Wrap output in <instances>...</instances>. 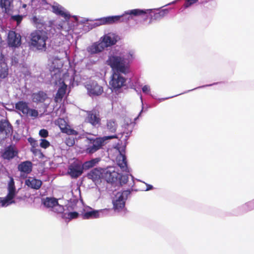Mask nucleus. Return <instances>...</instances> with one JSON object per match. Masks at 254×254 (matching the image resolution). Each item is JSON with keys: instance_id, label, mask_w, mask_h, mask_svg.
Returning <instances> with one entry per match:
<instances>
[{"instance_id": "obj_1", "label": "nucleus", "mask_w": 254, "mask_h": 254, "mask_svg": "<svg viewBox=\"0 0 254 254\" xmlns=\"http://www.w3.org/2000/svg\"><path fill=\"white\" fill-rule=\"evenodd\" d=\"M134 59L131 52L116 53L110 55L106 63L115 72L127 74L129 71L130 64Z\"/></svg>"}, {"instance_id": "obj_2", "label": "nucleus", "mask_w": 254, "mask_h": 254, "mask_svg": "<svg viewBox=\"0 0 254 254\" xmlns=\"http://www.w3.org/2000/svg\"><path fill=\"white\" fill-rule=\"evenodd\" d=\"M143 13L139 9H133L125 11L121 15L109 16L103 17L102 23L105 25H111L122 22H127L132 18V16H138Z\"/></svg>"}, {"instance_id": "obj_3", "label": "nucleus", "mask_w": 254, "mask_h": 254, "mask_svg": "<svg viewBox=\"0 0 254 254\" xmlns=\"http://www.w3.org/2000/svg\"><path fill=\"white\" fill-rule=\"evenodd\" d=\"M117 135L105 136L96 138H87V144L86 145L85 152L88 154H92L102 148L105 145L106 140L117 138Z\"/></svg>"}, {"instance_id": "obj_4", "label": "nucleus", "mask_w": 254, "mask_h": 254, "mask_svg": "<svg viewBox=\"0 0 254 254\" xmlns=\"http://www.w3.org/2000/svg\"><path fill=\"white\" fill-rule=\"evenodd\" d=\"M31 45L38 50L46 49L48 39L47 33L43 30H35L30 34Z\"/></svg>"}, {"instance_id": "obj_5", "label": "nucleus", "mask_w": 254, "mask_h": 254, "mask_svg": "<svg viewBox=\"0 0 254 254\" xmlns=\"http://www.w3.org/2000/svg\"><path fill=\"white\" fill-rule=\"evenodd\" d=\"M84 168L81 161L74 159L68 166L67 174L71 179H77L83 173Z\"/></svg>"}, {"instance_id": "obj_6", "label": "nucleus", "mask_w": 254, "mask_h": 254, "mask_svg": "<svg viewBox=\"0 0 254 254\" xmlns=\"http://www.w3.org/2000/svg\"><path fill=\"white\" fill-rule=\"evenodd\" d=\"M143 13L138 15V16L146 15L147 17H149L150 18V22L153 20H158L162 19L168 13V10L167 9H146L143 10Z\"/></svg>"}, {"instance_id": "obj_7", "label": "nucleus", "mask_w": 254, "mask_h": 254, "mask_svg": "<svg viewBox=\"0 0 254 254\" xmlns=\"http://www.w3.org/2000/svg\"><path fill=\"white\" fill-rule=\"evenodd\" d=\"M15 108L23 115L29 116L32 118H36L39 115L37 110L34 109H30L28 106V103L23 101H20L17 102L15 104Z\"/></svg>"}, {"instance_id": "obj_8", "label": "nucleus", "mask_w": 254, "mask_h": 254, "mask_svg": "<svg viewBox=\"0 0 254 254\" xmlns=\"http://www.w3.org/2000/svg\"><path fill=\"white\" fill-rule=\"evenodd\" d=\"M130 193V191L129 190L118 192L115 195V199L113 201L114 208L117 210L123 208L125 205L126 200Z\"/></svg>"}, {"instance_id": "obj_9", "label": "nucleus", "mask_w": 254, "mask_h": 254, "mask_svg": "<svg viewBox=\"0 0 254 254\" xmlns=\"http://www.w3.org/2000/svg\"><path fill=\"white\" fill-rule=\"evenodd\" d=\"M87 116L85 121L93 127L98 128L101 125V120L99 112L95 110L86 111Z\"/></svg>"}, {"instance_id": "obj_10", "label": "nucleus", "mask_w": 254, "mask_h": 254, "mask_svg": "<svg viewBox=\"0 0 254 254\" xmlns=\"http://www.w3.org/2000/svg\"><path fill=\"white\" fill-rule=\"evenodd\" d=\"M119 176V173L116 172L115 168L109 167L102 170V179L107 182L113 183L116 182Z\"/></svg>"}, {"instance_id": "obj_11", "label": "nucleus", "mask_w": 254, "mask_h": 254, "mask_svg": "<svg viewBox=\"0 0 254 254\" xmlns=\"http://www.w3.org/2000/svg\"><path fill=\"white\" fill-rule=\"evenodd\" d=\"M120 72H115L112 76V79L109 83L111 88L117 91L125 85L126 79L120 75Z\"/></svg>"}, {"instance_id": "obj_12", "label": "nucleus", "mask_w": 254, "mask_h": 254, "mask_svg": "<svg viewBox=\"0 0 254 254\" xmlns=\"http://www.w3.org/2000/svg\"><path fill=\"white\" fill-rule=\"evenodd\" d=\"M88 94L90 96H99L103 92V88L96 81H90L85 85Z\"/></svg>"}, {"instance_id": "obj_13", "label": "nucleus", "mask_w": 254, "mask_h": 254, "mask_svg": "<svg viewBox=\"0 0 254 254\" xmlns=\"http://www.w3.org/2000/svg\"><path fill=\"white\" fill-rule=\"evenodd\" d=\"M12 130V126L8 121L6 120L0 121V142L6 138Z\"/></svg>"}, {"instance_id": "obj_14", "label": "nucleus", "mask_w": 254, "mask_h": 254, "mask_svg": "<svg viewBox=\"0 0 254 254\" xmlns=\"http://www.w3.org/2000/svg\"><path fill=\"white\" fill-rule=\"evenodd\" d=\"M7 43L9 46L16 47L20 45L21 36L15 31H9L8 33Z\"/></svg>"}, {"instance_id": "obj_15", "label": "nucleus", "mask_w": 254, "mask_h": 254, "mask_svg": "<svg viewBox=\"0 0 254 254\" xmlns=\"http://www.w3.org/2000/svg\"><path fill=\"white\" fill-rule=\"evenodd\" d=\"M8 194L4 199V202L3 204L4 203H12L14 201L12 200L15 195V187L14 184V181L13 178H11L8 185Z\"/></svg>"}, {"instance_id": "obj_16", "label": "nucleus", "mask_w": 254, "mask_h": 254, "mask_svg": "<svg viewBox=\"0 0 254 254\" xmlns=\"http://www.w3.org/2000/svg\"><path fill=\"white\" fill-rule=\"evenodd\" d=\"M18 151L14 145H10L6 147L2 153L1 156L4 159L10 160L17 156Z\"/></svg>"}, {"instance_id": "obj_17", "label": "nucleus", "mask_w": 254, "mask_h": 254, "mask_svg": "<svg viewBox=\"0 0 254 254\" xmlns=\"http://www.w3.org/2000/svg\"><path fill=\"white\" fill-rule=\"evenodd\" d=\"M44 206L48 208H53L58 206L60 208L59 212L63 211L64 208L63 206L59 205L58 199L55 198L46 197L43 202Z\"/></svg>"}, {"instance_id": "obj_18", "label": "nucleus", "mask_w": 254, "mask_h": 254, "mask_svg": "<svg viewBox=\"0 0 254 254\" xmlns=\"http://www.w3.org/2000/svg\"><path fill=\"white\" fill-rule=\"evenodd\" d=\"M102 168H96L92 169L87 174L88 179L92 180L93 181H98L101 178L102 179Z\"/></svg>"}, {"instance_id": "obj_19", "label": "nucleus", "mask_w": 254, "mask_h": 254, "mask_svg": "<svg viewBox=\"0 0 254 254\" xmlns=\"http://www.w3.org/2000/svg\"><path fill=\"white\" fill-rule=\"evenodd\" d=\"M31 98L33 102L36 103H43L48 98V95L43 91H39L37 92L33 93L31 95Z\"/></svg>"}, {"instance_id": "obj_20", "label": "nucleus", "mask_w": 254, "mask_h": 254, "mask_svg": "<svg viewBox=\"0 0 254 254\" xmlns=\"http://www.w3.org/2000/svg\"><path fill=\"white\" fill-rule=\"evenodd\" d=\"M18 169L21 172L28 174L32 172V163L30 161L22 162L18 165Z\"/></svg>"}, {"instance_id": "obj_21", "label": "nucleus", "mask_w": 254, "mask_h": 254, "mask_svg": "<svg viewBox=\"0 0 254 254\" xmlns=\"http://www.w3.org/2000/svg\"><path fill=\"white\" fill-rule=\"evenodd\" d=\"M25 184L29 188L38 190L41 188L42 182L40 180L29 177L28 179L25 180Z\"/></svg>"}, {"instance_id": "obj_22", "label": "nucleus", "mask_w": 254, "mask_h": 254, "mask_svg": "<svg viewBox=\"0 0 254 254\" xmlns=\"http://www.w3.org/2000/svg\"><path fill=\"white\" fill-rule=\"evenodd\" d=\"M53 12L57 15L61 16L65 20H68L70 18V14L64 11V8L60 5H53Z\"/></svg>"}, {"instance_id": "obj_23", "label": "nucleus", "mask_w": 254, "mask_h": 254, "mask_svg": "<svg viewBox=\"0 0 254 254\" xmlns=\"http://www.w3.org/2000/svg\"><path fill=\"white\" fill-rule=\"evenodd\" d=\"M118 125L117 121L114 119L107 120L105 128L110 133H115Z\"/></svg>"}, {"instance_id": "obj_24", "label": "nucleus", "mask_w": 254, "mask_h": 254, "mask_svg": "<svg viewBox=\"0 0 254 254\" xmlns=\"http://www.w3.org/2000/svg\"><path fill=\"white\" fill-rule=\"evenodd\" d=\"M80 215L83 219H94L99 217V213L98 210H92L89 211H85L83 209V212H82Z\"/></svg>"}, {"instance_id": "obj_25", "label": "nucleus", "mask_w": 254, "mask_h": 254, "mask_svg": "<svg viewBox=\"0 0 254 254\" xmlns=\"http://www.w3.org/2000/svg\"><path fill=\"white\" fill-rule=\"evenodd\" d=\"M67 85L64 84L58 90V91L54 98V101L56 103L61 102L63 97H64L66 90Z\"/></svg>"}, {"instance_id": "obj_26", "label": "nucleus", "mask_w": 254, "mask_h": 254, "mask_svg": "<svg viewBox=\"0 0 254 254\" xmlns=\"http://www.w3.org/2000/svg\"><path fill=\"white\" fill-rule=\"evenodd\" d=\"M103 45L104 44L102 43V42L99 43H94L88 48L87 51L91 54L98 53L103 51L105 49Z\"/></svg>"}, {"instance_id": "obj_27", "label": "nucleus", "mask_w": 254, "mask_h": 254, "mask_svg": "<svg viewBox=\"0 0 254 254\" xmlns=\"http://www.w3.org/2000/svg\"><path fill=\"white\" fill-rule=\"evenodd\" d=\"M101 160L100 158L92 159L82 164L84 170H88L96 165Z\"/></svg>"}, {"instance_id": "obj_28", "label": "nucleus", "mask_w": 254, "mask_h": 254, "mask_svg": "<svg viewBox=\"0 0 254 254\" xmlns=\"http://www.w3.org/2000/svg\"><path fill=\"white\" fill-rule=\"evenodd\" d=\"M118 165L123 171H126L127 169V161L125 155L120 154L118 157Z\"/></svg>"}, {"instance_id": "obj_29", "label": "nucleus", "mask_w": 254, "mask_h": 254, "mask_svg": "<svg viewBox=\"0 0 254 254\" xmlns=\"http://www.w3.org/2000/svg\"><path fill=\"white\" fill-rule=\"evenodd\" d=\"M101 42L104 44V47L106 48L115 44L116 40L110 36L105 35L103 37V40Z\"/></svg>"}, {"instance_id": "obj_30", "label": "nucleus", "mask_w": 254, "mask_h": 254, "mask_svg": "<svg viewBox=\"0 0 254 254\" xmlns=\"http://www.w3.org/2000/svg\"><path fill=\"white\" fill-rule=\"evenodd\" d=\"M8 68L5 63L0 64V78H4L8 75Z\"/></svg>"}, {"instance_id": "obj_31", "label": "nucleus", "mask_w": 254, "mask_h": 254, "mask_svg": "<svg viewBox=\"0 0 254 254\" xmlns=\"http://www.w3.org/2000/svg\"><path fill=\"white\" fill-rule=\"evenodd\" d=\"M61 131L63 133H65L68 135H77L78 134V132L76 130L71 128L69 125H68L64 128H63V130H62Z\"/></svg>"}, {"instance_id": "obj_32", "label": "nucleus", "mask_w": 254, "mask_h": 254, "mask_svg": "<svg viewBox=\"0 0 254 254\" xmlns=\"http://www.w3.org/2000/svg\"><path fill=\"white\" fill-rule=\"evenodd\" d=\"M79 215V214L75 211L74 212H71L67 213H65L64 214V217L65 218L69 219L70 220L77 218L78 216Z\"/></svg>"}, {"instance_id": "obj_33", "label": "nucleus", "mask_w": 254, "mask_h": 254, "mask_svg": "<svg viewBox=\"0 0 254 254\" xmlns=\"http://www.w3.org/2000/svg\"><path fill=\"white\" fill-rule=\"evenodd\" d=\"M57 124L61 131L63 130V128H64L68 125L65 121L64 119L62 118H59L58 119Z\"/></svg>"}, {"instance_id": "obj_34", "label": "nucleus", "mask_w": 254, "mask_h": 254, "mask_svg": "<svg viewBox=\"0 0 254 254\" xmlns=\"http://www.w3.org/2000/svg\"><path fill=\"white\" fill-rule=\"evenodd\" d=\"M118 179L121 185L126 184L128 182V177L126 175H121L119 174Z\"/></svg>"}, {"instance_id": "obj_35", "label": "nucleus", "mask_w": 254, "mask_h": 254, "mask_svg": "<svg viewBox=\"0 0 254 254\" xmlns=\"http://www.w3.org/2000/svg\"><path fill=\"white\" fill-rule=\"evenodd\" d=\"M10 4V0H0V6L5 9L8 8Z\"/></svg>"}, {"instance_id": "obj_36", "label": "nucleus", "mask_w": 254, "mask_h": 254, "mask_svg": "<svg viewBox=\"0 0 254 254\" xmlns=\"http://www.w3.org/2000/svg\"><path fill=\"white\" fill-rule=\"evenodd\" d=\"M40 141V146L43 148L46 149L50 145V142L45 139H41Z\"/></svg>"}, {"instance_id": "obj_37", "label": "nucleus", "mask_w": 254, "mask_h": 254, "mask_svg": "<svg viewBox=\"0 0 254 254\" xmlns=\"http://www.w3.org/2000/svg\"><path fill=\"white\" fill-rule=\"evenodd\" d=\"M31 151L35 156L40 155V156H43V154L41 150L39 149L36 148V147H31Z\"/></svg>"}, {"instance_id": "obj_38", "label": "nucleus", "mask_w": 254, "mask_h": 254, "mask_svg": "<svg viewBox=\"0 0 254 254\" xmlns=\"http://www.w3.org/2000/svg\"><path fill=\"white\" fill-rule=\"evenodd\" d=\"M65 142L67 146H72L75 143L74 139L71 137H68L66 138Z\"/></svg>"}, {"instance_id": "obj_39", "label": "nucleus", "mask_w": 254, "mask_h": 254, "mask_svg": "<svg viewBox=\"0 0 254 254\" xmlns=\"http://www.w3.org/2000/svg\"><path fill=\"white\" fill-rule=\"evenodd\" d=\"M39 134L41 137L45 138L48 136L49 132L47 129H42L39 131Z\"/></svg>"}, {"instance_id": "obj_40", "label": "nucleus", "mask_w": 254, "mask_h": 254, "mask_svg": "<svg viewBox=\"0 0 254 254\" xmlns=\"http://www.w3.org/2000/svg\"><path fill=\"white\" fill-rule=\"evenodd\" d=\"M198 0H186L184 6L185 8L190 6L191 5L196 3Z\"/></svg>"}, {"instance_id": "obj_41", "label": "nucleus", "mask_w": 254, "mask_h": 254, "mask_svg": "<svg viewBox=\"0 0 254 254\" xmlns=\"http://www.w3.org/2000/svg\"><path fill=\"white\" fill-rule=\"evenodd\" d=\"M28 141L30 143L31 145L32 146L31 147L38 146L37 141L34 138L30 137L28 138Z\"/></svg>"}, {"instance_id": "obj_42", "label": "nucleus", "mask_w": 254, "mask_h": 254, "mask_svg": "<svg viewBox=\"0 0 254 254\" xmlns=\"http://www.w3.org/2000/svg\"><path fill=\"white\" fill-rule=\"evenodd\" d=\"M12 19L16 21L17 23V24H19L22 20V16L20 15H16L12 16Z\"/></svg>"}, {"instance_id": "obj_43", "label": "nucleus", "mask_w": 254, "mask_h": 254, "mask_svg": "<svg viewBox=\"0 0 254 254\" xmlns=\"http://www.w3.org/2000/svg\"><path fill=\"white\" fill-rule=\"evenodd\" d=\"M103 17L98 19L96 20V22L94 23V25L96 26H98L102 25H105L104 23H102Z\"/></svg>"}, {"instance_id": "obj_44", "label": "nucleus", "mask_w": 254, "mask_h": 254, "mask_svg": "<svg viewBox=\"0 0 254 254\" xmlns=\"http://www.w3.org/2000/svg\"><path fill=\"white\" fill-rule=\"evenodd\" d=\"M143 93H148L150 91L149 86L148 85H144L142 88Z\"/></svg>"}, {"instance_id": "obj_45", "label": "nucleus", "mask_w": 254, "mask_h": 254, "mask_svg": "<svg viewBox=\"0 0 254 254\" xmlns=\"http://www.w3.org/2000/svg\"><path fill=\"white\" fill-rule=\"evenodd\" d=\"M32 21L35 24H39V19L36 16H34L32 17Z\"/></svg>"}, {"instance_id": "obj_46", "label": "nucleus", "mask_w": 254, "mask_h": 254, "mask_svg": "<svg viewBox=\"0 0 254 254\" xmlns=\"http://www.w3.org/2000/svg\"><path fill=\"white\" fill-rule=\"evenodd\" d=\"M60 109L61 114H64L65 113L66 110L64 105H63L62 106H60L59 110Z\"/></svg>"}, {"instance_id": "obj_47", "label": "nucleus", "mask_w": 254, "mask_h": 254, "mask_svg": "<svg viewBox=\"0 0 254 254\" xmlns=\"http://www.w3.org/2000/svg\"><path fill=\"white\" fill-rule=\"evenodd\" d=\"M246 206L248 207H250V208H254V201L247 203L246 204Z\"/></svg>"}, {"instance_id": "obj_48", "label": "nucleus", "mask_w": 254, "mask_h": 254, "mask_svg": "<svg viewBox=\"0 0 254 254\" xmlns=\"http://www.w3.org/2000/svg\"><path fill=\"white\" fill-rule=\"evenodd\" d=\"M26 196L25 195L23 196H18L17 195H16L15 198H16V199L20 200L25 199L26 198Z\"/></svg>"}, {"instance_id": "obj_49", "label": "nucleus", "mask_w": 254, "mask_h": 254, "mask_svg": "<svg viewBox=\"0 0 254 254\" xmlns=\"http://www.w3.org/2000/svg\"><path fill=\"white\" fill-rule=\"evenodd\" d=\"M153 189V186L152 185H147V188L146 189V190H151Z\"/></svg>"}, {"instance_id": "obj_50", "label": "nucleus", "mask_w": 254, "mask_h": 254, "mask_svg": "<svg viewBox=\"0 0 254 254\" xmlns=\"http://www.w3.org/2000/svg\"><path fill=\"white\" fill-rule=\"evenodd\" d=\"M3 59V56L2 55L1 52H0V64L1 63H4L2 62Z\"/></svg>"}, {"instance_id": "obj_51", "label": "nucleus", "mask_w": 254, "mask_h": 254, "mask_svg": "<svg viewBox=\"0 0 254 254\" xmlns=\"http://www.w3.org/2000/svg\"><path fill=\"white\" fill-rule=\"evenodd\" d=\"M4 202V199H1V198H0V203L1 204V206H3L5 205H8L9 203H4L3 204V202Z\"/></svg>"}, {"instance_id": "obj_52", "label": "nucleus", "mask_w": 254, "mask_h": 254, "mask_svg": "<svg viewBox=\"0 0 254 254\" xmlns=\"http://www.w3.org/2000/svg\"><path fill=\"white\" fill-rule=\"evenodd\" d=\"M59 27H58V28H59V29H62L63 26L62 25H59Z\"/></svg>"}, {"instance_id": "obj_53", "label": "nucleus", "mask_w": 254, "mask_h": 254, "mask_svg": "<svg viewBox=\"0 0 254 254\" xmlns=\"http://www.w3.org/2000/svg\"><path fill=\"white\" fill-rule=\"evenodd\" d=\"M207 2H209V1H203V2H202V3H205V2L207 3Z\"/></svg>"}, {"instance_id": "obj_54", "label": "nucleus", "mask_w": 254, "mask_h": 254, "mask_svg": "<svg viewBox=\"0 0 254 254\" xmlns=\"http://www.w3.org/2000/svg\"><path fill=\"white\" fill-rule=\"evenodd\" d=\"M34 1V0H31V1L33 2Z\"/></svg>"}]
</instances>
